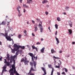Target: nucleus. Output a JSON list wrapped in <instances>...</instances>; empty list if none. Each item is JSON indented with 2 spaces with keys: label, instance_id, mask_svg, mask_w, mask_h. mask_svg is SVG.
<instances>
[{
  "label": "nucleus",
  "instance_id": "obj_1",
  "mask_svg": "<svg viewBox=\"0 0 75 75\" xmlns=\"http://www.w3.org/2000/svg\"><path fill=\"white\" fill-rule=\"evenodd\" d=\"M15 66L13 65L12 66V68L10 69L9 72L10 73V75H14L15 74H16V75H20L16 71Z\"/></svg>",
  "mask_w": 75,
  "mask_h": 75
},
{
  "label": "nucleus",
  "instance_id": "obj_2",
  "mask_svg": "<svg viewBox=\"0 0 75 75\" xmlns=\"http://www.w3.org/2000/svg\"><path fill=\"white\" fill-rule=\"evenodd\" d=\"M30 65L31 66L30 68V70L29 72L28 73V74L29 75L31 73L32 71H36L37 69H36V65L37 64L36 63H33L32 62H30Z\"/></svg>",
  "mask_w": 75,
  "mask_h": 75
},
{
  "label": "nucleus",
  "instance_id": "obj_3",
  "mask_svg": "<svg viewBox=\"0 0 75 75\" xmlns=\"http://www.w3.org/2000/svg\"><path fill=\"white\" fill-rule=\"evenodd\" d=\"M28 54L32 57V60L33 64H37V61H37V56H36V57H35V55H34L33 54L31 53H28Z\"/></svg>",
  "mask_w": 75,
  "mask_h": 75
},
{
  "label": "nucleus",
  "instance_id": "obj_4",
  "mask_svg": "<svg viewBox=\"0 0 75 75\" xmlns=\"http://www.w3.org/2000/svg\"><path fill=\"white\" fill-rule=\"evenodd\" d=\"M4 37H5L7 39V41H12L13 43H14V41H13V39L11 38L10 37L8 36V33H6L5 35L4 34Z\"/></svg>",
  "mask_w": 75,
  "mask_h": 75
},
{
  "label": "nucleus",
  "instance_id": "obj_5",
  "mask_svg": "<svg viewBox=\"0 0 75 75\" xmlns=\"http://www.w3.org/2000/svg\"><path fill=\"white\" fill-rule=\"evenodd\" d=\"M21 62H24L25 65H28V63L29 62V61L27 60V58L25 57V59L24 58H22L21 60Z\"/></svg>",
  "mask_w": 75,
  "mask_h": 75
},
{
  "label": "nucleus",
  "instance_id": "obj_6",
  "mask_svg": "<svg viewBox=\"0 0 75 75\" xmlns=\"http://www.w3.org/2000/svg\"><path fill=\"white\" fill-rule=\"evenodd\" d=\"M4 60H5L4 63L5 64H6L7 66H9V65H10V62H7L6 59H4Z\"/></svg>",
  "mask_w": 75,
  "mask_h": 75
},
{
  "label": "nucleus",
  "instance_id": "obj_7",
  "mask_svg": "<svg viewBox=\"0 0 75 75\" xmlns=\"http://www.w3.org/2000/svg\"><path fill=\"white\" fill-rule=\"evenodd\" d=\"M14 47H15V48L18 51V49H19V46H18L16 44H14Z\"/></svg>",
  "mask_w": 75,
  "mask_h": 75
},
{
  "label": "nucleus",
  "instance_id": "obj_8",
  "mask_svg": "<svg viewBox=\"0 0 75 75\" xmlns=\"http://www.w3.org/2000/svg\"><path fill=\"white\" fill-rule=\"evenodd\" d=\"M42 69V71H44L45 74H43V75H45L47 74V72H46V70L45 69L44 67L41 68Z\"/></svg>",
  "mask_w": 75,
  "mask_h": 75
},
{
  "label": "nucleus",
  "instance_id": "obj_9",
  "mask_svg": "<svg viewBox=\"0 0 75 75\" xmlns=\"http://www.w3.org/2000/svg\"><path fill=\"white\" fill-rule=\"evenodd\" d=\"M16 57V56H11L10 57V58L11 59V60H12L13 61H14V60H14V59H15Z\"/></svg>",
  "mask_w": 75,
  "mask_h": 75
},
{
  "label": "nucleus",
  "instance_id": "obj_10",
  "mask_svg": "<svg viewBox=\"0 0 75 75\" xmlns=\"http://www.w3.org/2000/svg\"><path fill=\"white\" fill-rule=\"evenodd\" d=\"M32 47L33 50L35 49L36 51L38 52V49L37 48V47H35V46H34V45H33L32 46Z\"/></svg>",
  "mask_w": 75,
  "mask_h": 75
},
{
  "label": "nucleus",
  "instance_id": "obj_11",
  "mask_svg": "<svg viewBox=\"0 0 75 75\" xmlns=\"http://www.w3.org/2000/svg\"><path fill=\"white\" fill-rule=\"evenodd\" d=\"M17 50L16 48H14L12 50H11V52L12 53H15V51H17Z\"/></svg>",
  "mask_w": 75,
  "mask_h": 75
},
{
  "label": "nucleus",
  "instance_id": "obj_12",
  "mask_svg": "<svg viewBox=\"0 0 75 75\" xmlns=\"http://www.w3.org/2000/svg\"><path fill=\"white\" fill-rule=\"evenodd\" d=\"M6 58L8 61L10 60V55L8 54H7V57Z\"/></svg>",
  "mask_w": 75,
  "mask_h": 75
},
{
  "label": "nucleus",
  "instance_id": "obj_13",
  "mask_svg": "<svg viewBox=\"0 0 75 75\" xmlns=\"http://www.w3.org/2000/svg\"><path fill=\"white\" fill-rule=\"evenodd\" d=\"M45 50V47H44L41 50V52L42 53H44V52Z\"/></svg>",
  "mask_w": 75,
  "mask_h": 75
},
{
  "label": "nucleus",
  "instance_id": "obj_14",
  "mask_svg": "<svg viewBox=\"0 0 75 75\" xmlns=\"http://www.w3.org/2000/svg\"><path fill=\"white\" fill-rule=\"evenodd\" d=\"M55 38H56V40L57 42V44L58 45V43H59V40H58V39L57 38V37H56Z\"/></svg>",
  "mask_w": 75,
  "mask_h": 75
},
{
  "label": "nucleus",
  "instance_id": "obj_15",
  "mask_svg": "<svg viewBox=\"0 0 75 75\" xmlns=\"http://www.w3.org/2000/svg\"><path fill=\"white\" fill-rule=\"evenodd\" d=\"M48 1L47 0H45L42 1V4H45V3H48Z\"/></svg>",
  "mask_w": 75,
  "mask_h": 75
},
{
  "label": "nucleus",
  "instance_id": "obj_16",
  "mask_svg": "<svg viewBox=\"0 0 75 75\" xmlns=\"http://www.w3.org/2000/svg\"><path fill=\"white\" fill-rule=\"evenodd\" d=\"M69 33L70 35H71L72 33V30L71 29H69L68 30Z\"/></svg>",
  "mask_w": 75,
  "mask_h": 75
},
{
  "label": "nucleus",
  "instance_id": "obj_17",
  "mask_svg": "<svg viewBox=\"0 0 75 75\" xmlns=\"http://www.w3.org/2000/svg\"><path fill=\"white\" fill-rule=\"evenodd\" d=\"M18 12L19 13L18 14L19 17H20L21 16H22V14L20 13V10H18Z\"/></svg>",
  "mask_w": 75,
  "mask_h": 75
},
{
  "label": "nucleus",
  "instance_id": "obj_18",
  "mask_svg": "<svg viewBox=\"0 0 75 75\" xmlns=\"http://www.w3.org/2000/svg\"><path fill=\"white\" fill-rule=\"evenodd\" d=\"M40 23H39L38 26V27H42V22H40Z\"/></svg>",
  "mask_w": 75,
  "mask_h": 75
},
{
  "label": "nucleus",
  "instance_id": "obj_19",
  "mask_svg": "<svg viewBox=\"0 0 75 75\" xmlns=\"http://www.w3.org/2000/svg\"><path fill=\"white\" fill-rule=\"evenodd\" d=\"M19 47H20V48H21L22 49H23V50H24V48H25V47L24 46H19Z\"/></svg>",
  "mask_w": 75,
  "mask_h": 75
},
{
  "label": "nucleus",
  "instance_id": "obj_20",
  "mask_svg": "<svg viewBox=\"0 0 75 75\" xmlns=\"http://www.w3.org/2000/svg\"><path fill=\"white\" fill-rule=\"evenodd\" d=\"M6 23L5 22H2L1 23V25H6Z\"/></svg>",
  "mask_w": 75,
  "mask_h": 75
},
{
  "label": "nucleus",
  "instance_id": "obj_21",
  "mask_svg": "<svg viewBox=\"0 0 75 75\" xmlns=\"http://www.w3.org/2000/svg\"><path fill=\"white\" fill-rule=\"evenodd\" d=\"M54 68H53L52 69V71L50 75H53V72H54Z\"/></svg>",
  "mask_w": 75,
  "mask_h": 75
},
{
  "label": "nucleus",
  "instance_id": "obj_22",
  "mask_svg": "<svg viewBox=\"0 0 75 75\" xmlns=\"http://www.w3.org/2000/svg\"><path fill=\"white\" fill-rule=\"evenodd\" d=\"M70 27H72V23L71 21L70 22V23H69V25Z\"/></svg>",
  "mask_w": 75,
  "mask_h": 75
},
{
  "label": "nucleus",
  "instance_id": "obj_23",
  "mask_svg": "<svg viewBox=\"0 0 75 75\" xmlns=\"http://www.w3.org/2000/svg\"><path fill=\"white\" fill-rule=\"evenodd\" d=\"M58 25H57V24H55V27L56 29H58Z\"/></svg>",
  "mask_w": 75,
  "mask_h": 75
},
{
  "label": "nucleus",
  "instance_id": "obj_24",
  "mask_svg": "<svg viewBox=\"0 0 75 75\" xmlns=\"http://www.w3.org/2000/svg\"><path fill=\"white\" fill-rule=\"evenodd\" d=\"M40 32L41 33H42V31H43V28H41L40 29Z\"/></svg>",
  "mask_w": 75,
  "mask_h": 75
},
{
  "label": "nucleus",
  "instance_id": "obj_25",
  "mask_svg": "<svg viewBox=\"0 0 75 75\" xmlns=\"http://www.w3.org/2000/svg\"><path fill=\"white\" fill-rule=\"evenodd\" d=\"M4 34L1 33H0V36H4Z\"/></svg>",
  "mask_w": 75,
  "mask_h": 75
},
{
  "label": "nucleus",
  "instance_id": "obj_26",
  "mask_svg": "<svg viewBox=\"0 0 75 75\" xmlns=\"http://www.w3.org/2000/svg\"><path fill=\"white\" fill-rule=\"evenodd\" d=\"M57 21H61V19H60V18H59V17L57 18Z\"/></svg>",
  "mask_w": 75,
  "mask_h": 75
},
{
  "label": "nucleus",
  "instance_id": "obj_27",
  "mask_svg": "<svg viewBox=\"0 0 75 75\" xmlns=\"http://www.w3.org/2000/svg\"><path fill=\"white\" fill-rule=\"evenodd\" d=\"M35 31H37L38 30V28L37 27H35Z\"/></svg>",
  "mask_w": 75,
  "mask_h": 75
},
{
  "label": "nucleus",
  "instance_id": "obj_28",
  "mask_svg": "<svg viewBox=\"0 0 75 75\" xmlns=\"http://www.w3.org/2000/svg\"><path fill=\"white\" fill-rule=\"evenodd\" d=\"M17 52L16 53V55H18V53H19V50H18Z\"/></svg>",
  "mask_w": 75,
  "mask_h": 75
},
{
  "label": "nucleus",
  "instance_id": "obj_29",
  "mask_svg": "<svg viewBox=\"0 0 75 75\" xmlns=\"http://www.w3.org/2000/svg\"><path fill=\"white\" fill-rule=\"evenodd\" d=\"M5 71H6V70L4 69H3V70L2 71V72L1 73L2 75H3V73H4Z\"/></svg>",
  "mask_w": 75,
  "mask_h": 75
},
{
  "label": "nucleus",
  "instance_id": "obj_30",
  "mask_svg": "<svg viewBox=\"0 0 75 75\" xmlns=\"http://www.w3.org/2000/svg\"><path fill=\"white\" fill-rule=\"evenodd\" d=\"M48 67L49 68H52V67L51 66V64H48Z\"/></svg>",
  "mask_w": 75,
  "mask_h": 75
},
{
  "label": "nucleus",
  "instance_id": "obj_31",
  "mask_svg": "<svg viewBox=\"0 0 75 75\" xmlns=\"http://www.w3.org/2000/svg\"><path fill=\"white\" fill-rule=\"evenodd\" d=\"M18 8H21V7H20V6H18V7L17 8V11H18V10H20Z\"/></svg>",
  "mask_w": 75,
  "mask_h": 75
},
{
  "label": "nucleus",
  "instance_id": "obj_32",
  "mask_svg": "<svg viewBox=\"0 0 75 75\" xmlns=\"http://www.w3.org/2000/svg\"><path fill=\"white\" fill-rule=\"evenodd\" d=\"M53 58L55 59H60L59 58L56 57L55 56H53Z\"/></svg>",
  "mask_w": 75,
  "mask_h": 75
},
{
  "label": "nucleus",
  "instance_id": "obj_33",
  "mask_svg": "<svg viewBox=\"0 0 75 75\" xmlns=\"http://www.w3.org/2000/svg\"><path fill=\"white\" fill-rule=\"evenodd\" d=\"M21 35H18V38H21Z\"/></svg>",
  "mask_w": 75,
  "mask_h": 75
},
{
  "label": "nucleus",
  "instance_id": "obj_34",
  "mask_svg": "<svg viewBox=\"0 0 75 75\" xmlns=\"http://www.w3.org/2000/svg\"><path fill=\"white\" fill-rule=\"evenodd\" d=\"M69 8V7L67 6L65 7V9L66 10H68V9Z\"/></svg>",
  "mask_w": 75,
  "mask_h": 75
},
{
  "label": "nucleus",
  "instance_id": "obj_35",
  "mask_svg": "<svg viewBox=\"0 0 75 75\" xmlns=\"http://www.w3.org/2000/svg\"><path fill=\"white\" fill-rule=\"evenodd\" d=\"M54 49H52L51 50V52H52V54H53V53H54Z\"/></svg>",
  "mask_w": 75,
  "mask_h": 75
},
{
  "label": "nucleus",
  "instance_id": "obj_36",
  "mask_svg": "<svg viewBox=\"0 0 75 75\" xmlns=\"http://www.w3.org/2000/svg\"><path fill=\"white\" fill-rule=\"evenodd\" d=\"M56 68H60V66H59V65L58 66H56Z\"/></svg>",
  "mask_w": 75,
  "mask_h": 75
},
{
  "label": "nucleus",
  "instance_id": "obj_37",
  "mask_svg": "<svg viewBox=\"0 0 75 75\" xmlns=\"http://www.w3.org/2000/svg\"><path fill=\"white\" fill-rule=\"evenodd\" d=\"M24 34H27V31L26 30H24Z\"/></svg>",
  "mask_w": 75,
  "mask_h": 75
},
{
  "label": "nucleus",
  "instance_id": "obj_38",
  "mask_svg": "<svg viewBox=\"0 0 75 75\" xmlns=\"http://www.w3.org/2000/svg\"><path fill=\"white\" fill-rule=\"evenodd\" d=\"M37 26H38V25L37 24H35V27H37Z\"/></svg>",
  "mask_w": 75,
  "mask_h": 75
},
{
  "label": "nucleus",
  "instance_id": "obj_39",
  "mask_svg": "<svg viewBox=\"0 0 75 75\" xmlns=\"http://www.w3.org/2000/svg\"><path fill=\"white\" fill-rule=\"evenodd\" d=\"M36 20L38 21V22H39V21H40V19H38V18H37Z\"/></svg>",
  "mask_w": 75,
  "mask_h": 75
},
{
  "label": "nucleus",
  "instance_id": "obj_40",
  "mask_svg": "<svg viewBox=\"0 0 75 75\" xmlns=\"http://www.w3.org/2000/svg\"><path fill=\"white\" fill-rule=\"evenodd\" d=\"M45 14L46 15H48V12L47 11H46L45 12Z\"/></svg>",
  "mask_w": 75,
  "mask_h": 75
},
{
  "label": "nucleus",
  "instance_id": "obj_41",
  "mask_svg": "<svg viewBox=\"0 0 75 75\" xmlns=\"http://www.w3.org/2000/svg\"><path fill=\"white\" fill-rule=\"evenodd\" d=\"M13 64L14 66H15V65H14V64H16V62H15V60H13Z\"/></svg>",
  "mask_w": 75,
  "mask_h": 75
},
{
  "label": "nucleus",
  "instance_id": "obj_42",
  "mask_svg": "<svg viewBox=\"0 0 75 75\" xmlns=\"http://www.w3.org/2000/svg\"><path fill=\"white\" fill-rule=\"evenodd\" d=\"M65 71L66 72H68V70L66 68H65Z\"/></svg>",
  "mask_w": 75,
  "mask_h": 75
},
{
  "label": "nucleus",
  "instance_id": "obj_43",
  "mask_svg": "<svg viewBox=\"0 0 75 75\" xmlns=\"http://www.w3.org/2000/svg\"><path fill=\"white\" fill-rule=\"evenodd\" d=\"M40 42H38L36 43V45H40Z\"/></svg>",
  "mask_w": 75,
  "mask_h": 75
},
{
  "label": "nucleus",
  "instance_id": "obj_44",
  "mask_svg": "<svg viewBox=\"0 0 75 75\" xmlns=\"http://www.w3.org/2000/svg\"><path fill=\"white\" fill-rule=\"evenodd\" d=\"M11 21V20L9 21V22H8V25L9 24H10V22Z\"/></svg>",
  "mask_w": 75,
  "mask_h": 75
},
{
  "label": "nucleus",
  "instance_id": "obj_45",
  "mask_svg": "<svg viewBox=\"0 0 75 75\" xmlns=\"http://www.w3.org/2000/svg\"><path fill=\"white\" fill-rule=\"evenodd\" d=\"M2 58H3V57H1L0 58V61H2Z\"/></svg>",
  "mask_w": 75,
  "mask_h": 75
},
{
  "label": "nucleus",
  "instance_id": "obj_46",
  "mask_svg": "<svg viewBox=\"0 0 75 75\" xmlns=\"http://www.w3.org/2000/svg\"><path fill=\"white\" fill-rule=\"evenodd\" d=\"M32 22L33 24H35V21L33 20H32Z\"/></svg>",
  "mask_w": 75,
  "mask_h": 75
},
{
  "label": "nucleus",
  "instance_id": "obj_47",
  "mask_svg": "<svg viewBox=\"0 0 75 75\" xmlns=\"http://www.w3.org/2000/svg\"><path fill=\"white\" fill-rule=\"evenodd\" d=\"M27 3L28 4H30L31 3V2L29 1H27Z\"/></svg>",
  "mask_w": 75,
  "mask_h": 75
},
{
  "label": "nucleus",
  "instance_id": "obj_48",
  "mask_svg": "<svg viewBox=\"0 0 75 75\" xmlns=\"http://www.w3.org/2000/svg\"><path fill=\"white\" fill-rule=\"evenodd\" d=\"M12 62H13V61H12V60L11 59L10 61V63L11 64V63H12Z\"/></svg>",
  "mask_w": 75,
  "mask_h": 75
},
{
  "label": "nucleus",
  "instance_id": "obj_49",
  "mask_svg": "<svg viewBox=\"0 0 75 75\" xmlns=\"http://www.w3.org/2000/svg\"><path fill=\"white\" fill-rule=\"evenodd\" d=\"M26 11V10H25V9H24L23 10V13H25Z\"/></svg>",
  "mask_w": 75,
  "mask_h": 75
},
{
  "label": "nucleus",
  "instance_id": "obj_50",
  "mask_svg": "<svg viewBox=\"0 0 75 75\" xmlns=\"http://www.w3.org/2000/svg\"><path fill=\"white\" fill-rule=\"evenodd\" d=\"M32 35L33 36V37H35V35H34L33 33H32Z\"/></svg>",
  "mask_w": 75,
  "mask_h": 75
},
{
  "label": "nucleus",
  "instance_id": "obj_51",
  "mask_svg": "<svg viewBox=\"0 0 75 75\" xmlns=\"http://www.w3.org/2000/svg\"><path fill=\"white\" fill-rule=\"evenodd\" d=\"M30 75H34V73H30Z\"/></svg>",
  "mask_w": 75,
  "mask_h": 75
},
{
  "label": "nucleus",
  "instance_id": "obj_52",
  "mask_svg": "<svg viewBox=\"0 0 75 75\" xmlns=\"http://www.w3.org/2000/svg\"><path fill=\"white\" fill-rule=\"evenodd\" d=\"M57 74L58 75H60V73L58 72L57 73Z\"/></svg>",
  "mask_w": 75,
  "mask_h": 75
},
{
  "label": "nucleus",
  "instance_id": "obj_53",
  "mask_svg": "<svg viewBox=\"0 0 75 75\" xmlns=\"http://www.w3.org/2000/svg\"><path fill=\"white\" fill-rule=\"evenodd\" d=\"M75 42H72V44H73V45H74V44H75Z\"/></svg>",
  "mask_w": 75,
  "mask_h": 75
},
{
  "label": "nucleus",
  "instance_id": "obj_54",
  "mask_svg": "<svg viewBox=\"0 0 75 75\" xmlns=\"http://www.w3.org/2000/svg\"><path fill=\"white\" fill-rule=\"evenodd\" d=\"M62 74H63V75H64V74H65V73L64 72H63L62 73Z\"/></svg>",
  "mask_w": 75,
  "mask_h": 75
},
{
  "label": "nucleus",
  "instance_id": "obj_55",
  "mask_svg": "<svg viewBox=\"0 0 75 75\" xmlns=\"http://www.w3.org/2000/svg\"><path fill=\"white\" fill-rule=\"evenodd\" d=\"M48 28L49 30H50V32H51V30H50V27H49Z\"/></svg>",
  "mask_w": 75,
  "mask_h": 75
},
{
  "label": "nucleus",
  "instance_id": "obj_56",
  "mask_svg": "<svg viewBox=\"0 0 75 75\" xmlns=\"http://www.w3.org/2000/svg\"><path fill=\"white\" fill-rule=\"evenodd\" d=\"M20 3H22V1H23V0H20Z\"/></svg>",
  "mask_w": 75,
  "mask_h": 75
},
{
  "label": "nucleus",
  "instance_id": "obj_57",
  "mask_svg": "<svg viewBox=\"0 0 75 75\" xmlns=\"http://www.w3.org/2000/svg\"><path fill=\"white\" fill-rule=\"evenodd\" d=\"M26 4H23V7H25L26 6Z\"/></svg>",
  "mask_w": 75,
  "mask_h": 75
},
{
  "label": "nucleus",
  "instance_id": "obj_58",
  "mask_svg": "<svg viewBox=\"0 0 75 75\" xmlns=\"http://www.w3.org/2000/svg\"><path fill=\"white\" fill-rule=\"evenodd\" d=\"M3 68L4 69H6V67H3Z\"/></svg>",
  "mask_w": 75,
  "mask_h": 75
},
{
  "label": "nucleus",
  "instance_id": "obj_59",
  "mask_svg": "<svg viewBox=\"0 0 75 75\" xmlns=\"http://www.w3.org/2000/svg\"><path fill=\"white\" fill-rule=\"evenodd\" d=\"M46 7H47V8H48V7H49V5H47L46 6Z\"/></svg>",
  "mask_w": 75,
  "mask_h": 75
},
{
  "label": "nucleus",
  "instance_id": "obj_60",
  "mask_svg": "<svg viewBox=\"0 0 75 75\" xmlns=\"http://www.w3.org/2000/svg\"><path fill=\"white\" fill-rule=\"evenodd\" d=\"M57 31H56L55 33V35H57Z\"/></svg>",
  "mask_w": 75,
  "mask_h": 75
},
{
  "label": "nucleus",
  "instance_id": "obj_61",
  "mask_svg": "<svg viewBox=\"0 0 75 75\" xmlns=\"http://www.w3.org/2000/svg\"><path fill=\"white\" fill-rule=\"evenodd\" d=\"M72 68H73V69H75V67L73 66L72 67Z\"/></svg>",
  "mask_w": 75,
  "mask_h": 75
},
{
  "label": "nucleus",
  "instance_id": "obj_62",
  "mask_svg": "<svg viewBox=\"0 0 75 75\" xmlns=\"http://www.w3.org/2000/svg\"><path fill=\"white\" fill-rule=\"evenodd\" d=\"M25 7H26V8H28V6L27 5H26V6Z\"/></svg>",
  "mask_w": 75,
  "mask_h": 75
},
{
  "label": "nucleus",
  "instance_id": "obj_63",
  "mask_svg": "<svg viewBox=\"0 0 75 75\" xmlns=\"http://www.w3.org/2000/svg\"><path fill=\"white\" fill-rule=\"evenodd\" d=\"M63 14H64L65 15H66V13L65 12L63 13Z\"/></svg>",
  "mask_w": 75,
  "mask_h": 75
},
{
  "label": "nucleus",
  "instance_id": "obj_64",
  "mask_svg": "<svg viewBox=\"0 0 75 75\" xmlns=\"http://www.w3.org/2000/svg\"><path fill=\"white\" fill-rule=\"evenodd\" d=\"M0 45H2V43L1 42H0Z\"/></svg>",
  "mask_w": 75,
  "mask_h": 75
}]
</instances>
